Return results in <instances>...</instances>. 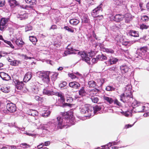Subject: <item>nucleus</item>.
<instances>
[{
	"mask_svg": "<svg viewBox=\"0 0 149 149\" xmlns=\"http://www.w3.org/2000/svg\"><path fill=\"white\" fill-rule=\"evenodd\" d=\"M103 6V4L101 3L93 10L91 14L93 17H97V18L100 17V19H101L103 18L102 15H101L100 16L97 15L102 12Z\"/></svg>",
	"mask_w": 149,
	"mask_h": 149,
	"instance_id": "nucleus-6",
	"label": "nucleus"
},
{
	"mask_svg": "<svg viewBox=\"0 0 149 149\" xmlns=\"http://www.w3.org/2000/svg\"><path fill=\"white\" fill-rule=\"evenodd\" d=\"M56 121L57 127L62 129L67 126L69 127L75 123V119L70 111L62 113L61 116L57 118Z\"/></svg>",
	"mask_w": 149,
	"mask_h": 149,
	"instance_id": "nucleus-1",
	"label": "nucleus"
},
{
	"mask_svg": "<svg viewBox=\"0 0 149 149\" xmlns=\"http://www.w3.org/2000/svg\"><path fill=\"white\" fill-rule=\"evenodd\" d=\"M0 77L4 80L8 81L10 79V76L6 73L4 72H0Z\"/></svg>",
	"mask_w": 149,
	"mask_h": 149,
	"instance_id": "nucleus-19",
	"label": "nucleus"
},
{
	"mask_svg": "<svg viewBox=\"0 0 149 149\" xmlns=\"http://www.w3.org/2000/svg\"><path fill=\"white\" fill-rule=\"evenodd\" d=\"M50 112L49 111H47L42 114V116L43 117H47L50 114Z\"/></svg>",
	"mask_w": 149,
	"mask_h": 149,
	"instance_id": "nucleus-50",
	"label": "nucleus"
},
{
	"mask_svg": "<svg viewBox=\"0 0 149 149\" xmlns=\"http://www.w3.org/2000/svg\"><path fill=\"white\" fill-rule=\"evenodd\" d=\"M92 109V106H84L81 108L80 111L81 113L85 114V116L88 118L91 116L92 114H93V112L91 111Z\"/></svg>",
	"mask_w": 149,
	"mask_h": 149,
	"instance_id": "nucleus-7",
	"label": "nucleus"
},
{
	"mask_svg": "<svg viewBox=\"0 0 149 149\" xmlns=\"http://www.w3.org/2000/svg\"><path fill=\"white\" fill-rule=\"evenodd\" d=\"M31 42L32 43L35 45L37 41V40L36 38L34 36H30L29 38Z\"/></svg>",
	"mask_w": 149,
	"mask_h": 149,
	"instance_id": "nucleus-38",
	"label": "nucleus"
},
{
	"mask_svg": "<svg viewBox=\"0 0 149 149\" xmlns=\"http://www.w3.org/2000/svg\"><path fill=\"white\" fill-rule=\"evenodd\" d=\"M58 74V73L57 72H50V76L51 75V78L52 80L53 81H55L57 79Z\"/></svg>",
	"mask_w": 149,
	"mask_h": 149,
	"instance_id": "nucleus-31",
	"label": "nucleus"
},
{
	"mask_svg": "<svg viewBox=\"0 0 149 149\" xmlns=\"http://www.w3.org/2000/svg\"><path fill=\"white\" fill-rule=\"evenodd\" d=\"M105 90L107 91H115V88L112 86H108L106 87Z\"/></svg>",
	"mask_w": 149,
	"mask_h": 149,
	"instance_id": "nucleus-42",
	"label": "nucleus"
},
{
	"mask_svg": "<svg viewBox=\"0 0 149 149\" xmlns=\"http://www.w3.org/2000/svg\"><path fill=\"white\" fill-rule=\"evenodd\" d=\"M14 82L17 88L19 90H21L24 86V84L22 81H20L18 80L15 79L14 80Z\"/></svg>",
	"mask_w": 149,
	"mask_h": 149,
	"instance_id": "nucleus-12",
	"label": "nucleus"
},
{
	"mask_svg": "<svg viewBox=\"0 0 149 149\" xmlns=\"http://www.w3.org/2000/svg\"><path fill=\"white\" fill-rule=\"evenodd\" d=\"M22 56L24 58V59L25 60H27L28 59H31V58H33V57H28L26 56V55L22 54Z\"/></svg>",
	"mask_w": 149,
	"mask_h": 149,
	"instance_id": "nucleus-56",
	"label": "nucleus"
},
{
	"mask_svg": "<svg viewBox=\"0 0 149 149\" xmlns=\"http://www.w3.org/2000/svg\"><path fill=\"white\" fill-rule=\"evenodd\" d=\"M103 99L109 103V104H111L114 101V100L111 97L104 96L103 97Z\"/></svg>",
	"mask_w": 149,
	"mask_h": 149,
	"instance_id": "nucleus-28",
	"label": "nucleus"
},
{
	"mask_svg": "<svg viewBox=\"0 0 149 149\" xmlns=\"http://www.w3.org/2000/svg\"><path fill=\"white\" fill-rule=\"evenodd\" d=\"M9 21V18H2L0 22V30L4 31L7 28L8 23Z\"/></svg>",
	"mask_w": 149,
	"mask_h": 149,
	"instance_id": "nucleus-9",
	"label": "nucleus"
},
{
	"mask_svg": "<svg viewBox=\"0 0 149 149\" xmlns=\"http://www.w3.org/2000/svg\"><path fill=\"white\" fill-rule=\"evenodd\" d=\"M16 44L18 46H22L24 44V42L22 41V39H17L15 41Z\"/></svg>",
	"mask_w": 149,
	"mask_h": 149,
	"instance_id": "nucleus-35",
	"label": "nucleus"
},
{
	"mask_svg": "<svg viewBox=\"0 0 149 149\" xmlns=\"http://www.w3.org/2000/svg\"><path fill=\"white\" fill-rule=\"evenodd\" d=\"M43 94L48 96L55 95L58 96L60 97L58 100V102L60 103L58 105H60L61 104H63L65 102V99L64 97V94L61 92H55L53 91L52 88H49L44 89L43 91Z\"/></svg>",
	"mask_w": 149,
	"mask_h": 149,
	"instance_id": "nucleus-3",
	"label": "nucleus"
},
{
	"mask_svg": "<svg viewBox=\"0 0 149 149\" xmlns=\"http://www.w3.org/2000/svg\"><path fill=\"white\" fill-rule=\"evenodd\" d=\"M132 86L130 84H129L126 85L125 87V93L119 95L120 100L125 102L127 100V98L132 97Z\"/></svg>",
	"mask_w": 149,
	"mask_h": 149,
	"instance_id": "nucleus-4",
	"label": "nucleus"
},
{
	"mask_svg": "<svg viewBox=\"0 0 149 149\" xmlns=\"http://www.w3.org/2000/svg\"><path fill=\"white\" fill-rule=\"evenodd\" d=\"M71 54H78L81 55L82 60L87 62L88 64H90V59L91 58L92 56L91 55L90 52L86 54V53H81L79 50L73 49V48H68V49L64 52L63 56H66Z\"/></svg>",
	"mask_w": 149,
	"mask_h": 149,
	"instance_id": "nucleus-2",
	"label": "nucleus"
},
{
	"mask_svg": "<svg viewBox=\"0 0 149 149\" xmlns=\"http://www.w3.org/2000/svg\"><path fill=\"white\" fill-rule=\"evenodd\" d=\"M20 63V61L18 60H14L11 63V65L14 66L18 65Z\"/></svg>",
	"mask_w": 149,
	"mask_h": 149,
	"instance_id": "nucleus-48",
	"label": "nucleus"
},
{
	"mask_svg": "<svg viewBox=\"0 0 149 149\" xmlns=\"http://www.w3.org/2000/svg\"><path fill=\"white\" fill-rule=\"evenodd\" d=\"M149 26L144 24H142L140 26V28L142 29H148Z\"/></svg>",
	"mask_w": 149,
	"mask_h": 149,
	"instance_id": "nucleus-55",
	"label": "nucleus"
},
{
	"mask_svg": "<svg viewBox=\"0 0 149 149\" xmlns=\"http://www.w3.org/2000/svg\"><path fill=\"white\" fill-rule=\"evenodd\" d=\"M4 42L8 45V46H7L8 47H10L13 49L14 48V46L10 42L5 40H4Z\"/></svg>",
	"mask_w": 149,
	"mask_h": 149,
	"instance_id": "nucleus-46",
	"label": "nucleus"
},
{
	"mask_svg": "<svg viewBox=\"0 0 149 149\" xmlns=\"http://www.w3.org/2000/svg\"><path fill=\"white\" fill-rule=\"evenodd\" d=\"M10 146V147L11 149H15L17 148L18 147V146H16L14 145H12V146Z\"/></svg>",
	"mask_w": 149,
	"mask_h": 149,
	"instance_id": "nucleus-64",
	"label": "nucleus"
},
{
	"mask_svg": "<svg viewBox=\"0 0 149 149\" xmlns=\"http://www.w3.org/2000/svg\"><path fill=\"white\" fill-rule=\"evenodd\" d=\"M8 2L11 7H14L17 4V2L15 0H8Z\"/></svg>",
	"mask_w": 149,
	"mask_h": 149,
	"instance_id": "nucleus-36",
	"label": "nucleus"
},
{
	"mask_svg": "<svg viewBox=\"0 0 149 149\" xmlns=\"http://www.w3.org/2000/svg\"><path fill=\"white\" fill-rule=\"evenodd\" d=\"M20 146L23 148H25L28 147L30 148L31 147V146L26 143H24L21 144Z\"/></svg>",
	"mask_w": 149,
	"mask_h": 149,
	"instance_id": "nucleus-45",
	"label": "nucleus"
},
{
	"mask_svg": "<svg viewBox=\"0 0 149 149\" xmlns=\"http://www.w3.org/2000/svg\"><path fill=\"white\" fill-rule=\"evenodd\" d=\"M6 107L10 112H13L16 110V107L15 104L12 103H8Z\"/></svg>",
	"mask_w": 149,
	"mask_h": 149,
	"instance_id": "nucleus-11",
	"label": "nucleus"
},
{
	"mask_svg": "<svg viewBox=\"0 0 149 149\" xmlns=\"http://www.w3.org/2000/svg\"><path fill=\"white\" fill-rule=\"evenodd\" d=\"M63 28L68 32L71 33L74 32V31L73 28L70 26H64Z\"/></svg>",
	"mask_w": 149,
	"mask_h": 149,
	"instance_id": "nucleus-37",
	"label": "nucleus"
},
{
	"mask_svg": "<svg viewBox=\"0 0 149 149\" xmlns=\"http://www.w3.org/2000/svg\"><path fill=\"white\" fill-rule=\"evenodd\" d=\"M91 99L92 102L94 103H97L99 101V98L96 96H92L91 97Z\"/></svg>",
	"mask_w": 149,
	"mask_h": 149,
	"instance_id": "nucleus-41",
	"label": "nucleus"
},
{
	"mask_svg": "<svg viewBox=\"0 0 149 149\" xmlns=\"http://www.w3.org/2000/svg\"><path fill=\"white\" fill-rule=\"evenodd\" d=\"M27 114L32 116H38V112L35 110H29L27 111Z\"/></svg>",
	"mask_w": 149,
	"mask_h": 149,
	"instance_id": "nucleus-24",
	"label": "nucleus"
},
{
	"mask_svg": "<svg viewBox=\"0 0 149 149\" xmlns=\"http://www.w3.org/2000/svg\"><path fill=\"white\" fill-rule=\"evenodd\" d=\"M20 7L21 8H23L25 9H29V8H33L32 6H28L27 5L26 6H23V5H21L20 6Z\"/></svg>",
	"mask_w": 149,
	"mask_h": 149,
	"instance_id": "nucleus-52",
	"label": "nucleus"
},
{
	"mask_svg": "<svg viewBox=\"0 0 149 149\" xmlns=\"http://www.w3.org/2000/svg\"><path fill=\"white\" fill-rule=\"evenodd\" d=\"M141 19L143 21L146 22L148 20V17L146 15H144L142 17Z\"/></svg>",
	"mask_w": 149,
	"mask_h": 149,
	"instance_id": "nucleus-53",
	"label": "nucleus"
},
{
	"mask_svg": "<svg viewBox=\"0 0 149 149\" xmlns=\"http://www.w3.org/2000/svg\"><path fill=\"white\" fill-rule=\"evenodd\" d=\"M56 123V120H53L50 122H48L47 124H41L40 127L42 130H48L49 129L56 130L59 128L57 127V124Z\"/></svg>",
	"mask_w": 149,
	"mask_h": 149,
	"instance_id": "nucleus-5",
	"label": "nucleus"
},
{
	"mask_svg": "<svg viewBox=\"0 0 149 149\" xmlns=\"http://www.w3.org/2000/svg\"><path fill=\"white\" fill-rule=\"evenodd\" d=\"M96 85V82L94 81H90L88 82V86L90 88H95Z\"/></svg>",
	"mask_w": 149,
	"mask_h": 149,
	"instance_id": "nucleus-33",
	"label": "nucleus"
},
{
	"mask_svg": "<svg viewBox=\"0 0 149 149\" xmlns=\"http://www.w3.org/2000/svg\"><path fill=\"white\" fill-rule=\"evenodd\" d=\"M97 58H98L99 60H105L107 59V57L104 56L103 54L102 55H99L97 56Z\"/></svg>",
	"mask_w": 149,
	"mask_h": 149,
	"instance_id": "nucleus-44",
	"label": "nucleus"
},
{
	"mask_svg": "<svg viewBox=\"0 0 149 149\" xmlns=\"http://www.w3.org/2000/svg\"><path fill=\"white\" fill-rule=\"evenodd\" d=\"M105 79L103 78L98 79L97 80V82L100 86H101L105 82Z\"/></svg>",
	"mask_w": 149,
	"mask_h": 149,
	"instance_id": "nucleus-40",
	"label": "nucleus"
},
{
	"mask_svg": "<svg viewBox=\"0 0 149 149\" xmlns=\"http://www.w3.org/2000/svg\"><path fill=\"white\" fill-rule=\"evenodd\" d=\"M32 77V73L28 72L25 75L24 81V82H27L30 80Z\"/></svg>",
	"mask_w": 149,
	"mask_h": 149,
	"instance_id": "nucleus-21",
	"label": "nucleus"
},
{
	"mask_svg": "<svg viewBox=\"0 0 149 149\" xmlns=\"http://www.w3.org/2000/svg\"><path fill=\"white\" fill-rule=\"evenodd\" d=\"M120 69L121 72L123 73H126L131 71V69L127 65L125 64L120 66Z\"/></svg>",
	"mask_w": 149,
	"mask_h": 149,
	"instance_id": "nucleus-13",
	"label": "nucleus"
},
{
	"mask_svg": "<svg viewBox=\"0 0 149 149\" xmlns=\"http://www.w3.org/2000/svg\"><path fill=\"white\" fill-rule=\"evenodd\" d=\"M116 40H117L118 42H121L122 44L123 45L125 46H127L128 45V41H123L122 38L121 37V36H118L117 39H116Z\"/></svg>",
	"mask_w": 149,
	"mask_h": 149,
	"instance_id": "nucleus-26",
	"label": "nucleus"
},
{
	"mask_svg": "<svg viewBox=\"0 0 149 149\" xmlns=\"http://www.w3.org/2000/svg\"><path fill=\"white\" fill-rule=\"evenodd\" d=\"M113 145V143L112 142H109L106 145L104 146H102V148H104L105 146H107L108 147V148L109 147H110Z\"/></svg>",
	"mask_w": 149,
	"mask_h": 149,
	"instance_id": "nucleus-58",
	"label": "nucleus"
},
{
	"mask_svg": "<svg viewBox=\"0 0 149 149\" xmlns=\"http://www.w3.org/2000/svg\"><path fill=\"white\" fill-rule=\"evenodd\" d=\"M124 18L125 19V22L126 23H129L133 18L131 15L129 13H127L125 14Z\"/></svg>",
	"mask_w": 149,
	"mask_h": 149,
	"instance_id": "nucleus-22",
	"label": "nucleus"
},
{
	"mask_svg": "<svg viewBox=\"0 0 149 149\" xmlns=\"http://www.w3.org/2000/svg\"><path fill=\"white\" fill-rule=\"evenodd\" d=\"M5 0H0V7H3L5 4Z\"/></svg>",
	"mask_w": 149,
	"mask_h": 149,
	"instance_id": "nucleus-57",
	"label": "nucleus"
},
{
	"mask_svg": "<svg viewBox=\"0 0 149 149\" xmlns=\"http://www.w3.org/2000/svg\"><path fill=\"white\" fill-rule=\"evenodd\" d=\"M136 121H135L132 125L128 124L125 125V127L127 129L132 127L134 124V123L136 122Z\"/></svg>",
	"mask_w": 149,
	"mask_h": 149,
	"instance_id": "nucleus-63",
	"label": "nucleus"
},
{
	"mask_svg": "<svg viewBox=\"0 0 149 149\" xmlns=\"http://www.w3.org/2000/svg\"><path fill=\"white\" fill-rule=\"evenodd\" d=\"M138 51H139V56L142 57L145 55V54L146 53L148 50V48L147 47L145 46L141 47L140 49H138Z\"/></svg>",
	"mask_w": 149,
	"mask_h": 149,
	"instance_id": "nucleus-14",
	"label": "nucleus"
},
{
	"mask_svg": "<svg viewBox=\"0 0 149 149\" xmlns=\"http://www.w3.org/2000/svg\"><path fill=\"white\" fill-rule=\"evenodd\" d=\"M104 49V51H105L108 53L113 54L114 52V51L111 49L105 48Z\"/></svg>",
	"mask_w": 149,
	"mask_h": 149,
	"instance_id": "nucleus-49",
	"label": "nucleus"
},
{
	"mask_svg": "<svg viewBox=\"0 0 149 149\" xmlns=\"http://www.w3.org/2000/svg\"><path fill=\"white\" fill-rule=\"evenodd\" d=\"M93 109L91 111L93 112V114H92L91 116H93L95 114H97L101 109V107L100 106L96 105L92 107Z\"/></svg>",
	"mask_w": 149,
	"mask_h": 149,
	"instance_id": "nucleus-18",
	"label": "nucleus"
},
{
	"mask_svg": "<svg viewBox=\"0 0 149 149\" xmlns=\"http://www.w3.org/2000/svg\"><path fill=\"white\" fill-rule=\"evenodd\" d=\"M114 104H117L118 106H120L121 105L120 103L118 101L117 99H116L114 100L113 101Z\"/></svg>",
	"mask_w": 149,
	"mask_h": 149,
	"instance_id": "nucleus-59",
	"label": "nucleus"
},
{
	"mask_svg": "<svg viewBox=\"0 0 149 149\" xmlns=\"http://www.w3.org/2000/svg\"><path fill=\"white\" fill-rule=\"evenodd\" d=\"M146 111V110L144 108V106L141 103L136 108L135 112H144Z\"/></svg>",
	"mask_w": 149,
	"mask_h": 149,
	"instance_id": "nucleus-15",
	"label": "nucleus"
},
{
	"mask_svg": "<svg viewBox=\"0 0 149 149\" xmlns=\"http://www.w3.org/2000/svg\"><path fill=\"white\" fill-rule=\"evenodd\" d=\"M50 72L47 71L44 72H40L39 76L42 81L45 83L48 84L50 81Z\"/></svg>",
	"mask_w": 149,
	"mask_h": 149,
	"instance_id": "nucleus-8",
	"label": "nucleus"
},
{
	"mask_svg": "<svg viewBox=\"0 0 149 149\" xmlns=\"http://www.w3.org/2000/svg\"><path fill=\"white\" fill-rule=\"evenodd\" d=\"M127 100L125 102L130 103L132 107L133 108H136L139 105L141 102L136 100L133 98L132 97L127 98Z\"/></svg>",
	"mask_w": 149,
	"mask_h": 149,
	"instance_id": "nucleus-10",
	"label": "nucleus"
},
{
	"mask_svg": "<svg viewBox=\"0 0 149 149\" xmlns=\"http://www.w3.org/2000/svg\"><path fill=\"white\" fill-rule=\"evenodd\" d=\"M144 106V107L145 109L146 110V111L149 109V104L146 103L145 104Z\"/></svg>",
	"mask_w": 149,
	"mask_h": 149,
	"instance_id": "nucleus-62",
	"label": "nucleus"
},
{
	"mask_svg": "<svg viewBox=\"0 0 149 149\" xmlns=\"http://www.w3.org/2000/svg\"><path fill=\"white\" fill-rule=\"evenodd\" d=\"M124 17V16L120 14L116 15L114 17V20L117 22H120L122 21Z\"/></svg>",
	"mask_w": 149,
	"mask_h": 149,
	"instance_id": "nucleus-23",
	"label": "nucleus"
},
{
	"mask_svg": "<svg viewBox=\"0 0 149 149\" xmlns=\"http://www.w3.org/2000/svg\"><path fill=\"white\" fill-rule=\"evenodd\" d=\"M0 54L2 56H4L6 55H8V53L4 51H2L1 52Z\"/></svg>",
	"mask_w": 149,
	"mask_h": 149,
	"instance_id": "nucleus-60",
	"label": "nucleus"
},
{
	"mask_svg": "<svg viewBox=\"0 0 149 149\" xmlns=\"http://www.w3.org/2000/svg\"><path fill=\"white\" fill-rule=\"evenodd\" d=\"M69 86L73 88L78 89L80 87V84L76 81L71 82L69 83Z\"/></svg>",
	"mask_w": 149,
	"mask_h": 149,
	"instance_id": "nucleus-20",
	"label": "nucleus"
},
{
	"mask_svg": "<svg viewBox=\"0 0 149 149\" xmlns=\"http://www.w3.org/2000/svg\"><path fill=\"white\" fill-rule=\"evenodd\" d=\"M25 1L27 3L31 5L36 4V0H25Z\"/></svg>",
	"mask_w": 149,
	"mask_h": 149,
	"instance_id": "nucleus-43",
	"label": "nucleus"
},
{
	"mask_svg": "<svg viewBox=\"0 0 149 149\" xmlns=\"http://www.w3.org/2000/svg\"><path fill=\"white\" fill-rule=\"evenodd\" d=\"M123 115L126 117L131 116L132 115L131 111H127L123 113Z\"/></svg>",
	"mask_w": 149,
	"mask_h": 149,
	"instance_id": "nucleus-47",
	"label": "nucleus"
},
{
	"mask_svg": "<svg viewBox=\"0 0 149 149\" xmlns=\"http://www.w3.org/2000/svg\"><path fill=\"white\" fill-rule=\"evenodd\" d=\"M39 89L38 86H34L32 88V93L36 94L38 93Z\"/></svg>",
	"mask_w": 149,
	"mask_h": 149,
	"instance_id": "nucleus-34",
	"label": "nucleus"
},
{
	"mask_svg": "<svg viewBox=\"0 0 149 149\" xmlns=\"http://www.w3.org/2000/svg\"><path fill=\"white\" fill-rule=\"evenodd\" d=\"M74 74L73 73L70 74H69V76L72 79L77 78V79H80L82 80H84L82 75L78 72L74 73Z\"/></svg>",
	"mask_w": 149,
	"mask_h": 149,
	"instance_id": "nucleus-16",
	"label": "nucleus"
},
{
	"mask_svg": "<svg viewBox=\"0 0 149 149\" xmlns=\"http://www.w3.org/2000/svg\"><path fill=\"white\" fill-rule=\"evenodd\" d=\"M79 21L76 19H72L70 20V23L73 25H76L79 22Z\"/></svg>",
	"mask_w": 149,
	"mask_h": 149,
	"instance_id": "nucleus-30",
	"label": "nucleus"
},
{
	"mask_svg": "<svg viewBox=\"0 0 149 149\" xmlns=\"http://www.w3.org/2000/svg\"><path fill=\"white\" fill-rule=\"evenodd\" d=\"M1 90L5 93H8L10 91V88L9 86H4L1 88Z\"/></svg>",
	"mask_w": 149,
	"mask_h": 149,
	"instance_id": "nucleus-29",
	"label": "nucleus"
},
{
	"mask_svg": "<svg viewBox=\"0 0 149 149\" xmlns=\"http://www.w3.org/2000/svg\"><path fill=\"white\" fill-rule=\"evenodd\" d=\"M28 15L25 13V12L20 13L17 15V18L20 20H23L27 18L28 17Z\"/></svg>",
	"mask_w": 149,
	"mask_h": 149,
	"instance_id": "nucleus-17",
	"label": "nucleus"
},
{
	"mask_svg": "<svg viewBox=\"0 0 149 149\" xmlns=\"http://www.w3.org/2000/svg\"><path fill=\"white\" fill-rule=\"evenodd\" d=\"M35 119L36 120V121L35 122V125L37 127H39V128H40V125H39V123H40V120L38 119H37L35 118ZM40 129H41L40 128Z\"/></svg>",
	"mask_w": 149,
	"mask_h": 149,
	"instance_id": "nucleus-54",
	"label": "nucleus"
},
{
	"mask_svg": "<svg viewBox=\"0 0 149 149\" xmlns=\"http://www.w3.org/2000/svg\"><path fill=\"white\" fill-rule=\"evenodd\" d=\"M32 29V27L29 24L27 25L25 28V31L26 32L29 31L31 30Z\"/></svg>",
	"mask_w": 149,
	"mask_h": 149,
	"instance_id": "nucleus-51",
	"label": "nucleus"
},
{
	"mask_svg": "<svg viewBox=\"0 0 149 149\" xmlns=\"http://www.w3.org/2000/svg\"><path fill=\"white\" fill-rule=\"evenodd\" d=\"M128 34L129 35L134 37H137L139 36L138 32L135 31L130 30L128 32Z\"/></svg>",
	"mask_w": 149,
	"mask_h": 149,
	"instance_id": "nucleus-25",
	"label": "nucleus"
},
{
	"mask_svg": "<svg viewBox=\"0 0 149 149\" xmlns=\"http://www.w3.org/2000/svg\"><path fill=\"white\" fill-rule=\"evenodd\" d=\"M98 60L99 59L98 58H97V56L96 58H92L91 61L93 63H95L97 62Z\"/></svg>",
	"mask_w": 149,
	"mask_h": 149,
	"instance_id": "nucleus-61",
	"label": "nucleus"
},
{
	"mask_svg": "<svg viewBox=\"0 0 149 149\" xmlns=\"http://www.w3.org/2000/svg\"><path fill=\"white\" fill-rule=\"evenodd\" d=\"M118 59L116 58H111L109 60L111 65L115 64L118 61Z\"/></svg>",
	"mask_w": 149,
	"mask_h": 149,
	"instance_id": "nucleus-39",
	"label": "nucleus"
},
{
	"mask_svg": "<svg viewBox=\"0 0 149 149\" xmlns=\"http://www.w3.org/2000/svg\"><path fill=\"white\" fill-rule=\"evenodd\" d=\"M99 90L97 89H93L90 90L89 93V94L91 97L92 96H96Z\"/></svg>",
	"mask_w": 149,
	"mask_h": 149,
	"instance_id": "nucleus-27",
	"label": "nucleus"
},
{
	"mask_svg": "<svg viewBox=\"0 0 149 149\" xmlns=\"http://www.w3.org/2000/svg\"><path fill=\"white\" fill-rule=\"evenodd\" d=\"M84 88L83 87L79 91V95L81 96H84L86 94V92Z\"/></svg>",
	"mask_w": 149,
	"mask_h": 149,
	"instance_id": "nucleus-32",
	"label": "nucleus"
}]
</instances>
